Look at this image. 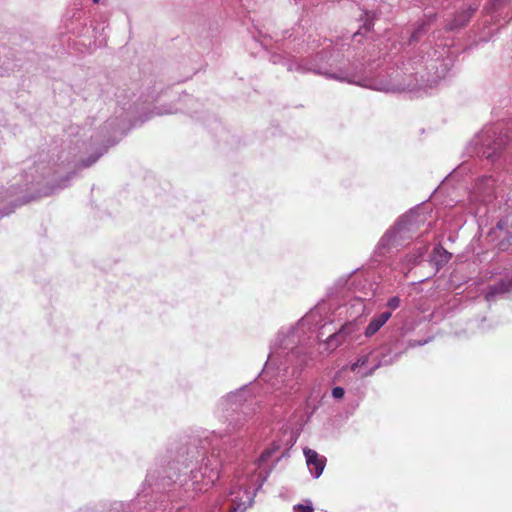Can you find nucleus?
Returning a JSON list of instances; mask_svg holds the SVG:
<instances>
[{"label":"nucleus","instance_id":"nucleus-1","mask_svg":"<svg viewBox=\"0 0 512 512\" xmlns=\"http://www.w3.org/2000/svg\"><path fill=\"white\" fill-rule=\"evenodd\" d=\"M232 453L212 445L208 452L204 445L189 443L177 451L175 459L161 457L146 475L145 483L137 499L131 504L135 509L146 503L148 496L152 512H190L184 505L175 507L178 500L186 502L201 492L210 489L219 479L226 463L233 460Z\"/></svg>","mask_w":512,"mask_h":512},{"label":"nucleus","instance_id":"nucleus-2","mask_svg":"<svg viewBox=\"0 0 512 512\" xmlns=\"http://www.w3.org/2000/svg\"><path fill=\"white\" fill-rule=\"evenodd\" d=\"M307 58H286L273 53L270 60L274 64L284 63L288 71L313 73L326 79L348 84L368 87L377 91L393 92L402 89H412L419 84V71L414 67L415 62L402 63L401 67L388 73V80L374 79L370 63H365L364 57L349 42H333L329 39H314L302 47Z\"/></svg>","mask_w":512,"mask_h":512},{"label":"nucleus","instance_id":"nucleus-3","mask_svg":"<svg viewBox=\"0 0 512 512\" xmlns=\"http://www.w3.org/2000/svg\"><path fill=\"white\" fill-rule=\"evenodd\" d=\"M326 303H320L303 316L295 326L281 328L261 373L264 381L270 382L280 394L290 392L302 368L315 357L308 345L318 328H325Z\"/></svg>","mask_w":512,"mask_h":512},{"label":"nucleus","instance_id":"nucleus-4","mask_svg":"<svg viewBox=\"0 0 512 512\" xmlns=\"http://www.w3.org/2000/svg\"><path fill=\"white\" fill-rule=\"evenodd\" d=\"M279 448L280 445L276 442H273L261 453L257 460V466L258 469H260V472L256 479H254L255 476L241 478L231 488L229 498L227 500V512H244L253 504L256 492L262 487L270 471L263 470L262 468H264L269 463Z\"/></svg>","mask_w":512,"mask_h":512},{"label":"nucleus","instance_id":"nucleus-5","mask_svg":"<svg viewBox=\"0 0 512 512\" xmlns=\"http://www.w3.org/2000/svg\"><path fill=\"white\" fill-rule=\"evenodd\" d=\"M431 223L426 224V215L417 210H410L401 216L396 223L380 238L375 252L385 255L393 248L407 245L413 239L429 230Z\"/></svg>","mask_w":512,"mask_h":512},{"label":"nucleus","instance_id":"nucleus-6","mask_svg":"<svg viewBox=\"0 0 512 512\" xmlns=\"http://www.w3.org/2000/svg\"><path fill=\"white\" fill-rule=\"evenodd\" d=\"M254 388V384L244 385L219 400L217 410L221 413L220 417L224 419V423L228 422L225 434L241 430L247 422L248 411H255L254 408H250Z\"/></svg>","mask_w":512,"mask_h":512},{"label":"nucleus","instance_id":"nucleus-7","mask_svg":"<svg viewBox=\"0 0 512 512\" xmlns=\"http://www.w3.org/2000/svg\"><path fill=\"white\" fill-rule=\"evenodd\" d=\"M508 142V135L502 133L494 125L484 127L471 141L468 150L472 155L485 158L491 163L496 162Z\"/></svg>","mask_w":512,"mask_h":512},{"label":"nucleus","instance_id":"nucleus-8","mask_svg":"<svg viewBox=\"0 0 512 512\" xmlns=\"http://www.w3.org/2000/svg\"><path fill=\"white\" fill-rule=\"evenodd\" d=\"M399 354L391 355L390 348L386 346L369 347L363 349L357 356L350 370L360 377L371 376L378 368L394 363Z\"/></svg>","mask_w":512,"mask_h":512},{"label":"nucleus","instance_id":"nucleus-9","mask_svg":"<svg viewBox=\"0 0 512 512\" xmlns=\"http://www.w3.org/2000/svg\"><path fill=\"white\" fill-rule=\"evenodd\" d=\"M356 278L357 276L353 273L349 275L347 279L340 278L336 282V286L338 288L342 289L347 287L348 290H353L355 293V296L350 303V308L353 310L350 316L353 318H357L365 312L364 300L373 296V293H369L364 290L365 284H362L361 281L356 284Z\"/></svg>","mask_w":512,"mask_h":512},{"label":"nucleus","instance_id":"nucleus-10","mask_svg":"<svg viewBox=\"0 0 512 512\" xmlns=\"http://www.w3.org/2000/svg\"><path fill=\"white\" fill-rule=\"evenodd\" d=\"M303 453L305 455L306 464L310 470L311 475L316 479L319 478L325 468L326 458L320 456L315 450L310 448H305Z\"/></svg>","mask_w":512,"mask_h":512},{"label":"nucleus","instance_id":"nucleus-11","mask_svg":"<svg viewBox=\"0 0 512 512\" xmlns=\"http://www.w3.org/2000/svg\"><path fill=\"white\" fill-rule=\"evenodd\" d=\"M499 231L498 237H502L499 242L501 250H506L512 246V215H507L500 219L496 225Z\"/></svg>","mask_w":512,"mask_h":512},{"label":"nucleus","instance_id":"nucleus-12","mask_svg":"<svg viewBox=\"0 0 512 512\" xmlns=\"http://www.w3.org/2000/svg\"><path fill=\"white\" fill-rule=\"evenodd\" d=\"M475 8L468 7L458 12L455 17L447 24L449 30H458L467 25L475 12Z\"/></svg>","mask_w":512,"mask_h":512},{"label":"nucleus","instance_id":"nucleus-13","mask_svg":"<svg viewBox=\"0 0 512 512\" xmlns=\"http://www.w3.org/2000/svg\"><path fill=\"white\" fill-rule=\"evenodd\" d=\"M391 316V312L385 311L372 318L367 327L365 328V336L371 337L374 334H376L384 326V324L391 318Z\"/></svg>","mask_w":512,"mask_h":512},{"label":"nucleus","instance_id":"nucleus-14","mask_svg":"<svg viewBox=\"0 0 512 512\" xmlns=\"http://www.w3.org/2000/svg\"><path fill=\"white\" fill-rule=\"evenodd\" d=\"M349 329L348 326H342L337 332L329 335L326 342L322 344L325 350L331 352L336 349L346 339Z\"/></svg>","mask_w":512,"mask_h":512},{"label":"nucleus","instance_id":"nucleus-15","mask_svg":"<svg viewBox=\"0 0 512 512\" xmlns=\"http://www.w3.org/2000/svg\"><path fill=\"white\" fill-rule=\"evenodd\" d=\"M427 249V245H421L415 248L411 253L407 254L402 261L403 269L409 270L413 265L417 264L426 254Z\"/></svg>","mask_w":512,"mask_h":512},{"label":"nucleus","instance_id":"nucleus-16","mask_svg":"<svg viewBox=\"0 0 512 512\" xmlns=\"http://www.w3.org/2000/svg\"><path fill=\"white\" fill-rule=\"evenodd\" d=\"M509 293L506 281L501 279L499 282L489 285L485 292V299L489 302L495 300L498 296Z\"/></svg>","mask_w":512,"mask_h":512},{"label":"nucleus","instance_id":"nucleus-17","mask_svg":"<svg viewBox=\"0 0 512 512\" xmlns=\"http://www.w3.org/2000/svg\"><path fill=\"white\" fill-rule=\"evenodd\" d=\"M451 253H449L447 250H445L441 245H438L433 250V262L437 266V268H440L444 266L451 258Z\"/></svg>","mask_w":512,"mask_h":512},{"label":"nucleus","instance_id":"nucleus-18","mask_svg":"<svg viewBox=\"0 0 512 512\" xmlns=\"http://www.w3.org/2000/svg\"><path fill=\"white\" fill-rule=\"evenodd\" d=\"M108 146L101 148L96 154L90 155L86 160H82L79 163V166L82 168H87L93 165L107 150Z\"/></svg>","mask_w":512,"mask_h":512},{"label":"nucleus","instance_id":"nucleus-19","mask_svg":"<svg viewBox=\"0 0 512 512\" xmlns=\"http://www.w3.org/2000/svg\"><path fill=\"white\" fill-rule=\"evenodd\" d=\"M345 395V390L344 388L340 387V386H337V387H334L331 391V396L335 399V400H341L343 399Z\"/></svg>","mask_w":512,"mask_h":512},{"label":"nucleus","instance_id":"nucleus-20","mask_svg":"<svg viewBox=\"0 0 512 512\" xmlns=\"http://www.w3.org/2000/svg\"><path fill=\"white\" fill-rule=\"evenodd\" d=\"M47 167L46 166H43L41 164H38L36 167H35V171L37 173H39V177L41 178H47L49 175H50V171L52 170L51 167H48L49 171L47 172L46 171Z\"/></svg>","mask_w":512,"mask_h":512},{"label":"nucleus","instance_id":"nucleus-21","mask_svg":"<svg viewBox=\"0 0 512 512\" xmlns=\"http://www.w3.org/2000/svg\"><path fill=\"white\" fill-rule=\"evenodd\" d=\"M293 512H314L312 504L302 505L298 504L293 507Z\"/></svg>","mask_w":512,"mask_h":512},{"label":"nucleus","instance_id":"nucleus-22","mask_svg":"<svg viewBox=\"0 0 512 512\" xmlns=\"http://www.w3.org/2000/svg\"><path fill=\"white\" fill-rule=\"evenodd\" d=\"M386 306L392 310L397 309L400 306V298L398 296L391 297L387 301Z\"/></svg>","mask_w":512,"mask_h":512},{"label":"nucleus","instance_id":"nucleus-23","mask_svg":"<svg viewBox=\"0 0 512 512\" xmlns=\"http://www.w3.org/2000/svg\"><path fill=\"white\" fill-rule=\"evenodd\" d=\"M176 111H177V110H174V109H172V108H168V109H167V108H165V109H164V108L157 107V108H155V112H154V113H155L156 115H165V114H173V113H175Z\"/></svg>","mask_w":512,"mask_h":512},{"label":"nucleus","instance_id":"nucleus-24","mask_svg":"<svg viewBox=\"0 0 512 512\" xmlns=\"http://www.w3.org/2000/svg\"><path fill=\"white\" fill-rule=\"evenodd\" d=\"M74 175V172L73 173H69L65 179H61L57 185H56V188H59V189H62V188H65L68 184V181L71 179V177Z\"/></svg>","mask_w":512,"mask_h":512},{"label":"nucleus","instance_id":"nucleus-25","mask_svg":"<svg viewBox=\"0 0 512 512\" xmlns=\"http://www.w3.org/2000/svg\"><path fill=\"white\" fill-rule=\"evenodd\" d=\"M126 508L130 509V505H124L122 503H116L110 512H128Z\"/></svg>","mask_w":512,"mask_h":512},{"label":"nucleus","instance_id":"nucleus-26","mask_svg":"<svg viewBox=\"0 0 512 512\" xmlns=\"http://www.w3.org/2000/svg\"><path fill=\"white\" fill-rule=\"evenodd\" d=\"M423 32V26H420L418 29H416L412 35H411V38L409 40V42H413V41H417L420 37V35L422 34Z\"/></svg>","mask_w":512,"mask_h":512},{"label":"nucleus","instance_id":"nucleus-27","mask_svg":"<svg viewBox=\"0 0 512 512\" xmlns=\"http://www.w3.org/2000/svg\"><path fill=\"white\" fill-rule=\"evenodd\" d=\"M428 341L427 340H422V341H409L408 342V347H416V346H423L427 343Z\"/></svg>","mask_w":512,"mask_h":512},{"label":"nucleus","instance_id":"nucleus-28","mask_svg":"<svg viewBox=\"0 0 512 512\" xmlns=\"http://www.w3.org/2000/svg\"><path fill=\"white\" fill-rule=\"evenodd\" d=\"M108 128H112V129H113V133L118 132V128L114 127V121H108V122L105 124V126H104L103 130H104V129L106 130V129H108Z\"/></svg>","mask_w":512,"mask_h":512},{"label":"nucleus","instance_id":"nucleus-29","mask_svg":"<svg viewBox=\"0 0 512 512\" xmlns=\"http://www.w3.org/2000/svg\"><path fill=\"white\" fill-rule=\"evenodd\" d=\"M504 280L506 281L507 287L509 288V292H512V277Z\"/></svg>","mask_w":512,"mask_h":512},{"label":"nucleus","instance_id":"nucleus-30","mask_svg":"<svg viewBox=\"0 0 512 512\" xmlns=\"http://www.w3.org/2000/svg\"><path fill=\"white\" fill-rule=\"evenodd\" d=\"M222 438V434L221 433H216V432H213V440L216 439V438Z\"/></svg>","mask_w":512,"mask_h":512},{"label":"nucleus","instance_id":"nucleus-31","mask_svg":"<svg viewBox=\"0 0 512 512\" xmlns=\"http://www.w3.org/2000/svg\"><path fill=\"white\" fill-rule=\"evenodd\" d=\"M462 169H464V166L458 167L457 170H455V173L459 174L462 171Z\"/></svg>","mask_w":512,"mask_h":512},{"label":"nucleus","instance_id":"nucleus-32","mask_svg":"<svg viewBox=\"0 0 512 512\" xmlns=\"http://www.w3.org/2000/svg\"><path fill=\"white\" fill-rule=\"evenodd\" d=\"M108 142H109L108 146H113L116 143V140H113V141L108 140Z\"/></svg>","mask_w":512,"mask_h":512},{"label":"nucleus","instance_id":"nucleus-33","mask_svg":"<svg viewBox=\"0 0 512 512\" xmlns=\"http://www.w3.org/2000/svg\"><path fill=\"white\" fill-rule=\"evenodd\" d=\"M358 35H359L358 33H355V34L353 35V39H352V41H356V38L358 37Z\"/></svg>","mask_w":512,"mask_h":512},{"label":"nucleus","instance_id":"nucleus-34","mask_svg":"<svg viewBox=\"0 0 512 512\" xmlns=\"http://www.w3.org/2000/svg\"><path fill=\"white\" fill-rule=\"evenodd\" d=\"M8 214H9V212H1V211H0V215H1V216H5V215H8Z\"/></svg>","mask_w":512,"mask_h":512},{"label":"nucleus","instance_id":"nucleus-35","mask_svg":"<svg viewBox=\"0 0 512 512\" xmlns=\"http://www.w3.org/2000/svg\"><path fill=\"white\" fill-rule=\"evenodd\" d=\"M261 45H262L264 48H267V44H266L264 41H261Z\"/></svg>","mask_w":512,"mask_h":512},{"label":"nucleus","instance_id":"nucleus-36","mask_svg":"<svg viewBox=\"0 0 512 512\" xmlns=\"http://www.w3.org/2000/svg\"><path fill=\"white\" fill-rule=\"evenodd\" d=\"M53 174H54V175H58V174H59V171H58L57 169H55V170L53 171Z\"/></svg>","mask_w":512,"mask_h":512},{"label":"nucleus","instance_id":"nucleus-37","mask_svg":"<svg viewBox=\"0 0 512 512\" xmlns=\"http://www.w3.org/2000/svg\"><path fill=\"white\" fill-rule=\"evenodd\" d=\"M104 43H105V40H104V39L99 41V45H102V44H104Z\"/></svg>","mask_w":512,"mask_h":512},{"label":"nucleus","instance_id":"nucleus-38","mask_svg":"<svg viewBox=\"0 0 512 512\" xmlns=\"http://www.w3.org/2000/svg\"><path fill=\"white\" fill-rule=\"evenodd\" d=\"M484 179H488V180H491L492 177L491 176H485Z\"/></svg>","mask_w":512,"mask_h":512},{"label":"nucleus","instance_id":"nucleus-39","mask_svg":"<svg viewBox=\"0 0 512 512\" xmlns=\"http://www.w3.org/2000/svg\"><path fill=\"white\" fill-rule=\"evenodd\" d=\"M101 0H93L95 4L99 3Z\"/></svg>","mask_w":512,"mask_h":512}]
</instances>
